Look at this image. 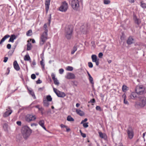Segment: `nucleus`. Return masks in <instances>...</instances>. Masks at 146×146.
<instances>
[{
    "label": "nucleus",
    "instance_id": "nucleus-11",
    "mask_svg": "<svg viewBox=\"0 0 146 146\" xmlns=\"http://www.w3.org/2000/svg\"><path fill=\"white\" fill-rule=\"evenodd\" d=\"M65 77L66 78L69 79H74L76 78L75 75L71 72H68L67 73Z\"/></svg>",
    "mask_w": 146,
    "mask_h": 146
},
{
    "label": "nucleus",
    "instance_id": "nucleus-58",
    "mask_svg": "<svg viewBox=\"0 0 146 146\" xmlns=\"http://www.w3.org/2000/svg\"><path fill=\"white\" fill-rule=\"evenodd\" d=\"M8 59V58L7 57H5L3 62H6Z\"/></svg>",
    "mask_w": 146,
    "mask_h": 146
},
{
    "label": "nucleus",
    "instance_id": "nucleus-7",
    "mask_svg": "<svg viewBox=\"0 0 146 146\" xmlns=\"http://www.w3.org/2000/svg\"><path fill=\"white\" fill-rule=\"evenodd\" d=\"M127 131L129 138L130 139H132L134 135L133 129L132 128L131 126H129Z\"/></svg>",
    "mask_w": 146,
    "mask_h": 146
},
{
    "label": "nucleus",
    "instance_id": "nucleus-47",
    "mask_svg": "<svg viewBox=\"0 0 146 146\" xmlns=\"http://www.w3.org/2000/svg\"><path fill=\"white\" fill-rule=\"evenodd\" d=\"M3 128L5 129V130L6 129H7V124L5 123L4 124L3 126Z\"/></svg>",
    "mask_w": 146,
    "mask_h": 146
},
{
    "label": "nucleus",
    "instance_id": "nucleus-54",
    "mask_svg": "<svg viewBox=\"0 0 146 146\" xmlns=\"http://www.w3.org/2000/svg\"><path fill=\"white\" fill-rule=\"evenodd\" d=\"M123 102L125 104H128L129 103L127 100H126V99H123Z\"/></svg>",
    "mask_w": 146,
    "mask_h": 146
},
{
    "label": "nucleus",
    "instance_id": "nucleus-46",
    "mask_svg": "<svg viewBox=\"0 0 146 146\" xmlns=\"http://www.w3.org/2000/svg\"><path fill=\"white\" fill-rule=\"evenodd\" d=\"M64 72V70L62 68H61L59 70V73L61 74H62Z\"/></svg>",
    "mask_w": 146,
    "mask_h": 146
},
{
    "label": "nucleus",
    "instance_id": "nucleus-4",
    "mask_svg": "<svg viewBox=\"0 0 146 146\" xmlns=\"http://www.w3.org/2000/svg\"><path fill=\"white\" fill-rule=\"evenodd\" d=\"M36 119V116L32 113L27 114L25 117L26 121L28 122L34 121Z\"/></svg>",
    "mask_w": 146,
    "mask_h": 146
},
{
    "label": "nucleus",
    "instance_id": "nucleus-39",
    "mask_svg": "<svg viewBox=\"0 0 146 146\" xmlns=\"http://www.w3.org/2000/svg\"><path fill=\"white\" fill-rule=\"evenodd\" d=\"M104 2L105 4H108L110 3V1L109 0H104Z\"/></svg>",
    "mask_w": 146,
    "mask_h": 146
},
{
    "label": "nucleus",
    "instance_id": "nucleus-17",
    "mask_svg": "<svg viewBox=\"0 0 146 146\" xmlns=\"http://www.w3.org/2000/svg\"><path fill=\"white\" fill-rule=\"evenodd\" d=\"M99 134L100 137L102 139H104V140L106 139L107 138V136L105 133H103L102 132H99Z\"/></svg>",
    "mask_w": 146,
    "mask_h": 146
},
{
    "label": "nucleus",
    "instance_id": "nucleus-26",
    "mask_svg": "<svg viewBox=\"0 0 146 146\" xmlns=\"http://www.w3.org/2000/svg\"><path fill=\"white\" fill-rule=\"evenodd\" d=\"M50 0H46L45 2V7H49Z\"/></svg>",
    "mask_w": 146,
    "mask_h": 146
},
{
    "label": "nucleus",
    "instance_id": "nucleus-32",
    "mask_svg": "<svg viewBox=\"0 0 146 146\" xmlns=\"http://www.w3.org/2000/svg\"><path fill=\"white\" fill-rule=\"evenodd\" d=\"M46 98L47 100V101L49 102L52 101V98L51 96L50 95L47 96L46 97Z\"/></svg>",
    "mask_w": 146,
    "mask_h": 146
},
{
    "label": "nucleus",
    "instance_id": "nucleus-16",
    "mask_svg": "<svg viewBox=\"0 0 146 146\" xmlns=\"http://www.w3.org/2000/svg\"><path fill=\"white\" fill-rule=\"evenodd\" d=\"M56 95L58 97L61 98H64L66 96V94L64 92L59 90H58V92Z\"/></svg>",
    "mask_w": 146,
    "mask_h": 146
},
{
    "label": "nucleus",
    "instance_id": "nucleus-12",
    "mask_svg": "<svg viewBox=\"0 0 146 146\" xmlns=\"http://www.w3.org/2000/svg\"><path fill=\"white\" fill-rule=\"evenodd\" d=\"M65 33H73L72 27L70 25L66 27L65 30Z\"/></svg>",
    "mask_w": 146,
    "mask_h": 146
},
{
    "label": "nucleus",
    "instance_id": "nucleus-53",
    "mask_svg": "<svg viewBox=\"0 0 146 146\" xmlns=\"http://www.w3.org/2000/svg\"><path fill=\"white\" fill-rule=\"evenodd\" d=\"M36 82L37 84H39L41 83L42 82L40 79H38L36 81Z\"/></svg>",
    "mask_w": 146,
    "mask_h": 146
},
{
    "label": "nucleus",
    "instance_id": "nucleus-59",
    "mask_svg": "<svg viewBox=\"0 0 146 146\" xmlns=\"http://www.w3.org/2000/svg\"><path fill=\"white\" fill-rule=\"evenodd\" d=\"M81 135L84 138H85L86 137V134L85 133H82Z\"/></svg>",
    "mask_w": 146,
    "mask_h": 146
},
{
    "label": "nucleus",
    "instance_id": "nucleus-6",
    "mask_svg": "<svg viewBox=\"0 0 146 146\" xmlns=\"http://www.w3.org/2000/svg\"><path fill=\"white\" fill-rule=\"evenodd\" d=\"M68 8V4L64 1L62 3V4L59 9V10L62 12H66Z\"/></svg>",
    "mask_w": 146,
    "mask_h": 146
},
{
    "label": "nucleus",
    "instance_id": "nucleus-50",
    "mask_svg": "<svg viewBox=\"0 0 146 146\" xmlns=\"http://www.w3.org/2000/svg\"><path fill=\"white\" fill-rule=\"evenodd\" d=\"M53 89L54 92L55 93L56 95H57V93H58V90L57 91V90L54 88H53Z\"/></svg>",
    "mask_w": 146,
    "mask_h": 146
},
{
    "label": "nucleus",
    "instance_id": "nucleus-5",
    "mask_svg": "<svg viewBox=\"0 0 146 146\" xmlns=\"http://www.w3.org/2000/svg\"><path fill=\"white\" fill-rule=\"evenodd\" d=\"M135 91L137 95H142L144 94L145 92L144 89L142 86H137L135 89Z\"/></svg>",
    "mask_w": 146,
    "mask_h": 146
},
{
    "label": "nucleus",
    "instance_id": "nucleus-25",
    "mask_svg": "<svg viewBox=\"0 0 146 146\" xmlns=\"http://www.w3.org/2000/svg\"><path fill=\"white\" fill-rule=\"evenodd\" d=\"M91 58L93 62H96V61L98 60V58H97V56L95 54H93L91 56Z\"/></svg>",
    "mask_w": 146,
    "mask_h": 146
},
{
    "label": "nucleus",
    "instance_id": "nucleus-1",
    "mask_svg": "<svg viewBox=\"0 0 146 146\" xmlns=\"http://www.w3.org/2000/svg\"><path fill=\"white\" fill-rule=\"evenodd\" d=\"M44 29V32L42 34L40 38V44L42 46L43 45L46 40L48 39L47 38V33L48 31V29H47V26L46 24H45L43 26Z\"/></svg>",
    "mask_w": 146,
    "mask_h": 146
},
{
    "label": "nucleus",
    "instance_id": "nucleus-36",
    "mask_svg": "<svg viewBox=\"0 0 146 146\" xmlns=\"http://www.w3.org/2000/svg\"><path fill=\"white\" fill-rule=\"evenodd\" d=\"M54 82V84L57 85V86H59V82H58V81L57 80V78L55 79L54 80H53Z\"/></svg>",
    "mask_w": 146,
    "mask_h": 146
},
{
    "label": "nucleus",
    "instance_id": "nucleus-33",
    "mask_svg": "<svg viewBox=\"0 0 146 146\" xmlns=\"http://www.w3.org/2000/svg\"><path fill=\"white\" fill-rule=\"evenodd\" d=\"M44 105V106L46 107H48L49 104L48 101L46 100H44L43 101Z\"/></svg>",
    "mask_w": 146,
    "mask_h": 146
},
{
    "label": "nucleus",
    "instance_id": "nucleus-24",
    "mask_svg": "<svg viewBox=\"0 0 146 146\" xmlns=\"http://www.w3.org/2000/svg\"><path fill=\"white\" fill-rule=\"evenodd\" d=\"M24 60L25 61H29L30 62H31V59L29 54H27L25 56Z\"/></svg>",
    "mask_w": 146,
    "mask_h": 146
},
{
    "label": "nucleus",
    "instance_id": "nucleus-18",
    "mask_svg": "<svg viewBox=\"0 0 146 146\" xmlns=\"http://www.w3.org/2000/svg\"><path fill=\"white\" fill-rule=\"evenodd\" d=\"M73 35V33H65V35L66 38L68 40H70L71 38Z\"/></svg>",
    "mask_w": 146,
    "mask_h": 146
},
{
    "label": "nucleus",
    "instance_id": "nucleus-40",
    "mask_svg": "<svg viewBox=\"0 0 146 146\" xmlns=\"http://www.w3.org/2000/svg\"><path fill=\"white\" fill-rule=\"evenodd\" d=\"M88 66L90 68H92L93 67V64L92 62H89L88 63Z\"/></svg>",
    "mask_w": 146,
    "mask_h": 146
},
{
    "label": "nucleus",
    "instance_id": "nucleus-34",
    "mask_svg": "<svg viewBox=\"0 0 146 146\" xmlns=\"http://www.w3.org/2000/svg\"><path fill=\"white\" fill-rule=\"evenodd\" d=\"M32 35V31L31 30H29L27 31L26 33V35L27 36H31Z\"/></svg>",
    "mask_w": 146,
    "mask_h": 146
},
{
    "label": "nucleus",
    "instance_id": "nucleus-15",
    "mask_svg": "<svg viewBox=\"0 0 146 146\" xmlns=\"http://www.w3.org/2000/svg\"><path fill=\"white\" fill-rule=\"evenodd\" d=\"M13 66L14 69L17 71H19L20 70V68L16 60H15L13 63Z\"/></svg>",
    "mask_w": 146,
    "mask_h": 146
},
{
    "label": "nucleus",
    "instance_id": "nucleus-28",
    "mask_svg": "<svg viewBox=\"0 0 146 146\" xmlns=\"http://www.w3.org/2000/svg\"><path fill=\"white\" fill-rule=\"evenodd\" d=\"M127 88L128 87L126 85H123L122 87V91L124 92H125L127 90Z\"/></svg>",
    "mask_w": 146,
    "mask_h": 146
},
{
    "label": "nucleus",
    "instance_id": "nucleus-52",
    "mask_svg": "<svg viewBox=\"0 0 146 146\" xmlns=\"http://www.w3.org/2000/svg\"><path fill=\"white\" fill-rule=\"evenodd\" d=\"M95 102V100L94 98H93L91 99L90 102H89V103L91 102L92 103H94Z\"/></svg>",
    "mask_w": 146,
    "mask_h": 146
},
{
    "label": "nucleus",
    "instance_id": "nucleus-27",
    "mask_svg": "<svg viewBox=\"0 0 146 146\" xmlns=\"http://www.w3.org/2000/svg\"><path fill=\"white\" fill-rule=\"evenodd\" d=\"M67 121H74V119L71 116V115H68L67 118Z\"/></svg>",
    "mask_w": 146,
    "mask_h": 146
},
{
    "label": "nucleus",
    "instance_id": "nucleus-3",
    "mask_svg": "<svg viewBox=\"0 0 146 146\" xmlns=\"http://www.w3.org/2000/svg\"><path fill=\"white\" fill-rule=\"evenodd\" d=\"M139 102H136L137 105L141 107H143L146 104V98L140 96Z\"/></svg>",
    "mask_w": 146,
    "mask_h": 146
},
{
    "label": "nucleus",
    "instance_id": "nucleus-49",
    "mask_svg": "<svg viewBox=\"0 0 146 146\" xmlns=\"http://www.w3.org/2000/svg\"><path fill=\"white\" fill-rule=\"evenodd\" d=\"M94 62L96 63V65L97 66H98L99 65L100 63L99 59H98V60L96 61V62Z\"/></svg>",
    "mask_w": 146,
    "mask_h": 146
},
{
    "label": "nucleus",
    "instance_id": "nucleus-57",
    "mask_svg": "<svg viewBox=\"0 0 146 146\" xmlns=\"http://www.w3.org/2000/svg\"><path fill=\"white\" fill-rule=\"evenodd\" d=\"M36 64V62H35V60H34L31 64V66L32 65H35Z\"/></svg>",
    "mask_w": 146,
    "mask_h": 146
},
{
    "label": "nucleus",
    "instance_id": "nucleus-22",
    "mask_svg": "<svg viewBox=\"0 0 146 146\" xmlns=\"http://www.w3.org/2000/svg\"><path fill=\"white\" fill-rule=\"evenodd\" d=\"M10 36L9 35H7L5 36L3 38L1 39L0 42V44H2V43L4 42L5 40L8 38Z\"/></svg>",
    "mask_w": 146,
    "mask_h": 146
},
{
    "label": "nucleus",
    "instance_id": "nucleus-43",
    "mask_svg": "<svg viewBox=\"0 0 146 146\" xmlns=\"http://www.w3.org/2000/svg\"><path fill=\"white\" fill-rule=\"evenodd\" d=\"M96 109L97 110L99 111H102L101 108L99 106H97L96 107Z\"/></svg>",
    "mask_w": 146,
    "mask_h": 146
},
{
    "label": "nucleus",
    "instance_id": "nucleus-63",
    "mask_svg": "<svg viewBox=\"0 0 146 146\" xmlns=\"http://www.w3.org/2000/svg\"><path fill=\"white\" fill-rule=\"evenodd\" d=\"M49 7H45V10L46 11V13H47L49 9Z\"/></svg>",
    "mask_w": 146,
    "mask_h": 146
},
{
    "label": "nucleus",
    "instance_id": "nucleus-23",
    "mask_svg": "<svg viewBox=\"0 0 146 146\" xmlns=\"http://www.w3.org/2000/svg\"><path fill=\"white\" fill-rule=\"evenodd\" d=\"M87 73L89 76V80L90 83L91 84H93V80L92 77L91 76V75H90V74L89 72L88 71H87Z\"/></svg>",
    "mask_w": 146,
    "mask_h": 146
},
{
    "label": "nucleus",
    "instance_id": "nucleus-13",
    "mask_svg": "<svg viewBox=\"0 0 146 146\" xmlns=\"http://www.w3.org/2000/svg\"><path fill=\"white\" fill-rule=\"evenodd\" d=\"M140 96L137 95L135 92H133L130 95V97L133 100H136L137 98H140Z\"/></svg>",
    "mask_w": 146,
    "mask_h": 146
},
{
    "label": "nucleus",
    "instance_id": "nucleus-55",
    "mask_svg": "<svg viewBox=\"0 0 146 146\" xmlns=\"http://www.w3.org/2000/svg\"><path fill=\"white\" fill-rule=\"evenodd\" d=\"M13 52H12L11 51H9L8 52V55L9 56H11L12 55V54L13 53Z\"/></svg>",
    "mask_w": 146,
    "mask_h": 146
},
{
    "label": "nucleus",
    "instance_id": "nucleus-30",
    "mask_svg": "<svg viewBox=\"0 0 146 146\" xmlns=\"http://www.w3.org/2000/svg\"><path fill=\"white\" fill-rule=\"evenodd\" d=\"M141 6L143 9H146V4L143 3V1L140 2Z\"/></svg>",
    "mask_w": 146,
    "mask_h": 146
},
{
    "label": "nucleus",
    "instance_id": "nucleus-8",
    "mask_svg": "<svg viewBox=\"0 0 146 146\" xmlns=\"http://www.w3.org/2000/svg\"><path fill=\"white\" fill-rule=\"evenodd\" d=\"M71 5L73 9L76 10L79 6L78 0H72L71 2Z\"/></svg>",
    "mask_w": 146,
    "mask_h": 146
},
{
    "label": "nucleus",
    "instance_id": "nucleus-61",
    "mask_svg": "<svg viewBox=\"0 0 146 146\" xmlns=\"http://www.w3.org/2000/svg\"><path fill=\"white\" fill-rule=\"evenodd\" d=\"M60 127L61 128H64V127H66L67 126L66 125H63V124H61L60 125Z\"/></svg>",
    "mask_w": 146,
    "mask_h": 146
},
{
    "label": "nucleus",
    "instance_id": "nucleus-60",
    "mask_svg": "<svg viewBox=\"0 0 146 146\" xmlns=\"http://www.w3.org/2000/svg\"><path fill=\"white\" fill-rule=\"evenodd\" d=\"M17 124L18 125H21V121H17Z\"/></svg>",
    "mask_w": 146,
    "mask_h": 146
},
{
    "label": "nucleus",
    "instance_id": "nucleus-21",
    "mask_svg": "<svg viewBox=\"0 0 146 146\" xmlns=\"http://www.w3.org/2000/svg\"><path fill=\"white\" fill-rule=\"evenodd\" d=\"M44 122L43 120H41L39 121V124L41 126L44 130H46V128L44 125Z\"/></svg>",
    "mask_w": 146,
    "mask_h": 146
},
{
    "label": "nucleus",
    "instance_id": "nucleus-62",
    "mask_svg": "<svg viewBox=\"0 0 146 146\" xmlns=\"http://www.w3.org/2000/svg\"><path fill=\"white\" fill-rule=\"evenodd\" d=\"M122 97L123 98V99H126V96L125 93L122 96Z\"/></svg>",
    "mask_w": 146,
    "mask_h": 146
},
{
    "label": "nucleus",
    "instance_id": "nucleus-2",
    "mask_svg": "<svg viewBox=\"0 0 146 146\" xmlns=\"http://www.w3.org/2000/svg\"><path fill=\"white\" fill-rule=\"evenodd\" d=\"M31 133V130L28 126H25L22 127L21 133L23 137L25 139H27L30 135Z\"/></svg>",
    "mask_w": 146,
    "mask_h": 146
},
{
    "label": "nucleus",
    "instance_id": "nucleus-31",
    "mask_svg": "<svg viewBox=\"0 0 146 146\" xmlns=\"http://www.w3.org/2000/svg\"><path fill=\"white\" fill-rule=\"evenodd\" d=\"M77 50V48L75 46H74L71 52V54H73L75 51H76Z\"/></svg>",
    "mask_w": 146,
    "mask_h": 146
},
{
    "label": "nucleus",
    "instance_id": "nucleus-20",
    "mask_svg": "<svg viewBox=\"0 0 146 146\" xmlns=\"http://www.w3.org/2000/svg\"><path fill=\"white\" fill-rule=\"evenodd\" d=\"M76 112L77 114L79 115L80 116H83L84 115V112L82 111L79 110V109H76Z\"/></svg>",
    "mask_w": 146,
    "mask_h": 146
},
{
    "label": "nucleus",
    "instance_id": "nucleus-19",
    "mask_svg": "<svg viewBox=\"0 0 146 146\" xmlns=\"http://www.w3.org/2000/svg\"><path fill=\"white\" fill-rule=\"evenodd\" d=\"M10 38L8 41V42H14V40L15 39L16 37L15 35L14 34L11 35V36H10Z\"/></svg>",
    "mask_w": 146,
    "mask_h": 146
},
{
    "label": "nucleus",
    "instance_id": "nucleus-37",
    "mask_svg": "<svg viewBox=\"0 0 146 146\" xmlns=\"http://www.w3.org/2000/svg\"><path fill=\"white\" fill-rule=\"evenodd\" d=\"M29 93L34 99H36V97L34 92L31 90H29Z\"/></svg>",
    "mask_w": 146,
    "mask_h": 146
},
{
    "label": "nucleus",
    "instance_id": "nucleus-14",
    "mask_svg": "<svg viewBox=\"0 0 146 146\" xmlns=\"http://www.w3.org/2000/svg\"><path fill=\"white\" fill-rule=\"evenodd\" d=\"M9 110L6 109V111L4 113L3 115V117H6L12 113V111L10 109L11 108L9 107Z\"/></svg>",
    "mask_w": 146,
    "mask_h": 146
},
{
    "label": "nucleus",
    "instance_id": "nucleus-51",
    "mask_svg": "<svg viewBox=\"0 0 146 146\" xmlns=\"http://www.w3.org/2000/svg\"><path fill=\"white\" fill-rule=\"evenodd\" d=\"M103 56V54L102 52H100L98 54V56L100 58H101Z\"/></svg>",
    "mask_w": 146,
    "mask_h": 146
},
{
    "label": "nucleus",
    "instance_id": "nucleus-10",
    "mask_svg": "<svg viewBox=\"0 0 146 146\" xmlns=\"http://www.w3.org/2000/svg\"><path fill=\"white\" fill-rule=\"evenodd\" d=\"M135 40L132 36H130L128 38L126 42L128 45H130L135 43Z\"/></svg>",
    "mask_w": 146,
    "mask_h": 146
},
{
    "label": "nucleus",
    "instance_id": "nucleus-45",
    "mask_svg": "<svg viewBox=\"0 0 146 146\" xmlns=\"http://www.w3.org/2000/svg\"><path fill=\"white\" fill-rule=\"evenodd\" d=\"M31 78L32 79L34 80L36 78V76L35 75V74H32L31 75Z\"/></svg>",
    "mask_w": 146,
    "mask_h": 146
},
{
    "label": "nucleus",
    "instance_id": "nucleus-56",
    "mask_svg": "<svg viewBox=\"0 0 146 146\" xmlns=\"http://www.w3.org/2000/svg\"><path fill=\"white\" fill-rule=\"evenodd\" d=\"M7 48L8 49H10L11 48V45L10 44H8L7 46Z\"/></svg>",
    "mask_w": 146,
    "mask_h": 146
},
{
    "label": "nucleus",
    "instance_id": "nucleus-35",
    "mask_svg": "<svg viewBox=\"0 0 146 146\" xmlns=\"http://www.w3.org/2000/svg\"><path fill=\"white\" fill-rule=\"evenodd\" d=\"M43 60L42 58V60L40 61V64L42 66V69H44V68L45 64H44V62H43Z\"/></svg>",
    "mask_w": 146,
    "mask_h": 146
},
{
    "label": "nucleus",
    "instance_id": "nucleus-29",
    "mask_svg": "<svg viewBox=\"0 0 146 146\" xmlns=\"http://www.w3.org/2000/svg\"><path fill=\"white\" fill-rule=\"evenodd\" d=\"M27 50H29L31 49V44L30 43H28L27 44Z\"/></svg>",
    "mask_w": 146,
    "mask_h": 146
},
{
    "label": "nucleus",
    "instance_id": "nucleus-42",
    "mask_svg": "<svg viewBox=\"0 0 146 146\" xmlns=\"http://www.w3.org/2000/svg\"><path fill=\"white\" fill-rule=\"evenodd\" d=\"M51 76L52 78V79H53V80H55V79L57 78H55V75L54 74V73H52L51 74Z\"/></svg>",
    "mask_w": 146,
    "mask_h": 146
},
{
    "label": "nucleus",
    "instance_id": "nucleus-64",
    "mask_svg": "<svg viewBox=\"0 0 146 146\" xmlns=\"http://www.w3.org/2000/svg\"><path fill=\"white\" fill-rule=\"evenodd\" d=\"M51 113V110H50V109H49L47 111V113Z\"/></svg>",
    "mask_w": 146,
    "mask_h": 146
},
{
    "label": "nucleus",
    "instance_id": "nucleus-41",
    "mask_svg": "<svg viewBox=\"0 0 146 146\" xmlns=\"http://www.w3.org/2000/svg\"><path fill=\"white\" fill-rule=\"evenodd\" d=\"M88 123H84L83 124V126L84 128H86L88 127Z\"/></svg>",
    "mask_w": 146,
    "mask_h": 146
},
{
    "label": "nucleus",
    "instance_id": "nucleus-44",
    "mask_svg": "<svg viewBox=\"0 0 146 146\" xmlns=\"http://www.w3.org/2000/svg\"><path fill=\"white\" fill-rule=\"evenodd\" d=\"M51 19V14H50L49 15V17L48 19V23L49 24L50 23Z\"/></svg>",
    "mask_w": 146,
    "mask_h": 146
},
{
    "label": "nucleus",
    "instance_id": "nucleus-48",
    "mask_svg": "<svg viewBox=\"0 0 146 146\" xmlns=\"http://www.w3.org/2000/svg\"><path fill=\"white\" fill-rule=\"evenodd\" d=\"M73 85L75 86H77L78 85V82L77 81H74L73 82Z\"/></svg>",
    "mask_w": 146,
    "mask_h": 146
},
{
    "label": "nucleus",
    "instance_id": "nucleus-38",
    "mask_svg": "<svg viewBox=\"0 0 146 146\" xmlns=\"http://www.w3.org/2000/svg\"><path fill=\"white\" fill-rule=\"evenodd\" d=\"M66 70L68 71H72L73 69V68L70 66H68L66 67Z\"/></svg>",
    "mask_w": 146,
    "mask_h": 146
},
{
    "label": "nucleus",
    "instance_id": "nucleus-9",
    "mask_svg": "<svg viewBox=\"0 0 146 146\" xmlns=\"http://www.w3.org/2000/svg\"><path fill=\"white\" fill-rule=\"evenodd\" d=\"M133 17L135 23L138 25H139L141 22V19L137 18L136 15L134 13L133 15Z\"/></svg>",
    "mask_w": 146,
    "mask_h": 146
}]
</instances>
